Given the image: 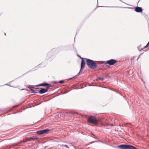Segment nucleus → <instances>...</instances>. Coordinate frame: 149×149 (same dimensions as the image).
<instances>
[{
    "mask_svg": "<svg viewBox=\"0 0 149 149\" xmlns=\"http://www.w3.org/2000/svg\"><path fill=\"white\" fill-rule=\"evenodd\" d=\"M86 64L87 66L92 69H94L97 68L98 70H102V69L98 66V64L95 63V61L86 58Z\"/></svg>",
    "mask_w": 149,
    "mask_h": 149,
    "instance_id": "1",
    "label": "nucleus"
},
{
    "mask_svg": "<svg viewBox=\"0 0 149 149\" xmlns=\"http://www.w3.org/2000/svg\"><path fill=\"white\" fill-rule=\"evenodd\" d=\"M87 122L88 123L93 124L96 125H98V120L94 116H90L88 118Z\"/></svg>",
    "mask_w": 149,
    "mask_h": 149,
    "instance_id": "2",
    "label": "nucleus"
},
{
    "mask_svg": "<svg viewBox=\"0 0 149 149\" xmlns=\"http://www.w3.org/2000/svg\"><path fill=\"white\" fill-rule=\"evenodd\" d=\"M120 149H137V148L131 145L127 144H121L118 146Z\"/></svg>",
    "mask_w": 149,
    "mask_h": 149,
    "instance_id": "3",
    "label": "nucleus"
},
{
    "mask_svg": "<svg viewBox=\"0 0 149 149\" xmlns=\"http://www.w3.org/2000/svg\"><path fill=\"white\" fill-rule=\"evenodd\" d=\"M117 62V61L115 59H111L107 61H102V63L104 65L108 64L110 65H114Z\"/></svg>",
    "mask_w": 149,
    "mask_h": 149,
    "instance_id": "4",
    "label": "nucleus"
},
{
    "mask_svg": "<svg viewBox=\"0 0 149 149\" xmlns=\"http://www.w3.org/2000/svg\"><path fill=\"white\" fill-rule=\"evenodd\" d=\"M79 57H80V58L81 59V68H83L84 67L85 65V60H86V58L81 57L80 56H79Z\"/></svg>",
    "mask_w": 149,
    "mask_h": 149,
    "instance_id": "5",
    "label": "nucleus"
},
{
    "mask_svg": "<svg viewBox=\"0 0 149 149\" xmlns=\"http://www.w3.org/2000/svg\"><path fill=\"white\" fill-rule=\"evenodd\" d=\"M25 143L26 142H25V139H23V140L20 141L19 142L12 144V146H19L22 143Z\"/></svg>",
    "mask_w": 149,
    "mask_h": 149,
    "instance_id": "6",
    "label": "nucleus"
},
{
    "mask_svg": "<svg viewBox=\"0 0 149 149\" xmlns=\"http://www.w3.org/2000/svg\"><path fill=\"white\" fill-rule=\"evenodd\" d=\"M38 139L37 137H34L33 136L30 137L26 138L25 139V142H27L29 141H34L37 140Z\"/></svg>",
    "mask_w": 149,
    "mask_h": 149,
    "instance_id": "7",
    "label": "nucleus"
},
{
    "mask_svg": "<svg viewBox=\"0 0 149 149\" xmlns=\"http://www.w3.org/2000/svg\"><path fill=\"white\" fill-rule=\"evenodd\" d=\"M83 68H81V69H80V70L79 71V73H78V74L76 75L75 76H74L73 77L69 79H68V80H71V79H72L73 78H74L75 77H77L79 76L80 75L82 74H84V72H83V71H82V70H83Z\"/></svg>",
    "mask_w": 149,
    "mask_h": 149,
    "instance_id": "8",
    "label": "nucleus"
},
{
    "mask_svg": "<svg viewBox=\"0 0 149 149\" xmlns=\"http://www.w3.org/2000/svg\"><path fill=\"white\" fill-rule=\"evenodd\" d=\"M142 8L139 7H136L135 8V11L138 13H141L143 11Z\"/></svg>",
    "mask_w": 149,
    "mask_h": 149,
    "instance_id": "9",
    "label": "nucleus"
},
{
    "mask_svg": "<svg viewBox=\"0 0 149 149\" xmlns=\"http://www.w3.org/2000/svg\"><path fill=\"white\" fill-rule=\"evenodd\" d=\"M47 92V90H46L45 88H41L40 90L38 91V93H39L40 94H43Z\"/></svg>",
    "mask_w": 149,
    "mask_h": 149,
    "instance_id": "10",
    "label": "nucleus"
},
{
    "mask_svg": "<svg viewBox=\"0 0 149 149\" xmlns=\"http://www.w3.org/2000/svg\"><path fill=\"white\" fill-rule=\"evenodd\" d=\"M54 51V49H52L51 51L50 52H49L47 54V56L46 57V58L47 59H48L49 58H50V56L52 54V52Z\"/></svg>",
    "mask_w": 149,
    "mask_h": 149,
    "instance_id": "11",
    "label": "nucleus"
},
{
    "mask_svg": "<svg viewBox=\"0 0 149 149\" xmlns=\"http://www.w3.org/2000/svg\"><path fill=\"white\" fill-rule=\"evenodd\" d=\"M100 122L101 123V125L102 126H103L105 127V126H108L109 125H111L112 126H113V125L112 124L111 125V124H109L108 123H106V122H105L104 124V122H102V121H100Z\"/></svg>",
    "mask_w": 149,
    "mask_h": 149,
    "instance_id": "12",
    "label": "nucleus"
},
{
    "mask_svg": "<svg viewBox=\"0 0 149 149\" xmlns=\"http://www.w3.org/2000/svg\"><path fill=\"white\" fill-rule=\"evenodd\" d=\"M35 86H32L31 85H29L28 86V88L30 89L31 90V89H35Z\"/></svg>",
    "mask_w": 149,
    "mask_h": 149,
    "instance_id": "13",
    "label": "nucleus"
},
{
    "mask_svg": "<svg viewBox=\"0 0 149 149\" xmlns=\"http://www.w3.org/2000/svg\"><path fill=\"white\" fill-rule=\"evenodd\" d=\"M48 85H50L49 84H48L47 83H43L40 84V85L41 86H46Z\"/></svg>",
    "mask_w": 149,
    "mask_h": 149,
    "instance_id": "14",
    "label": "nucleus"
},
{
    "mask_svg": "<svg viewBox=\"0 0 149 149\" xmlns=\"http://www.w3.org/2000/svg\"><path fill=\"white\" fill-rule=\"evenodd\" d=\"M42 130L43 131V134H44L45 133H47V132H49L50 131V130L49 129H45Z\"/></svg>",
    "mask_w": 149,
    "mask_h": 149,
    "instance_id": "15",
    "label": "nucleus"
},
{
    "mask_svg": "<svg viewBox=\"0 0 149 149\" xmlns=\"http://www.w3.org/2000/svg\"><path fill=\"white\" fill-rule=\"evenodd\" d=\"M36 133L38 134L39 135H42V134H43L42 130H39V131H38L36 132Z\"/></svg>",
    "mask_w": 149,
    "mask_h": 149,
    "instance_id": "16",
    "label": "nucleus"
},
{
    "mask_svg": "<svg viewBox=\"0 0 149 149\" xmlns=\"http://www.w3.org/2000/svg\"><path fill=\"white\" fill-rule=\"evenodd\" d=\"M47 87L46 88H45L46 90L47 91V92L48 91V90L50 89V87L51 86V85H48L47 86H46Z\"/></svg>",
    "mask_w": 149,
    "mask_h": 149,
    "instance_id": "17",
    "label": "nucleus"
},
{
    "mask_svg": "<svg viewBox=\"0 0 149 149\" xmlns=\"http://www.w3.org/2000/svg\"><path fill=\"white\" fill-rule=\"evenodd\" d=\"M60 146L62 147H65L68 148H69V147L67 145H61Z\"/></svg>",
    "mask_w": 149,
    "mask_h": 149,
    "instance_id": "18",
    "label": "nucleus"
},
{
    "mask_svg": "<svg viewBox=\"0 0 149 149\" xmlns=\"http://www.w3.org/2000/svg\"><path fill=\"white\" fill-rule=\"evenodd\" d=\"M98 7H104V6H99ZM111 7V8H123V7H120L118 6H112V7Z\"/></svg>",
    "mask_w": 149,
    "mask_h": 149,
    "instance_id": "19",
    "label": "nucleus"
},
{
    "mask_svg": "<svg viewBox=\"0 0 149 149\" xmlns=\"http://www.w3.org/2000/svg\"><path fill=\"white\" fill-rule=\"evenodd\" d=\"M104 79V78L103 77H101V78H98L97 79H96V80L97 81H98L99 80H101L102 81Z\"/></svg>",
    "mask_w": 149,
    "mask_h": 149,
    "instance_id": "20",
    "label": "nucleus"
},
{
    "mask_svg": "<svg viewBox=\"0 0 149 149\" xmlns=\"http://www.w3.org/2000/svg\"><path fill=\"white\" fill-rule=\"evenodd\" d=\"M141 45H140L139 46H138V50L139 51H141V50H142L143 49L142 48H141V49H140V48H141Z\"/></svg>",
    "mask_w": 149,
    "mask_h": 149,
    "instance_id": "21",
    "label": "nucleus"
},
{
    "mask_svg": "<svg viewBox=\"0 0 149 149\" xmlns=\"http://www.w3.org/2000/svg\"><path fill=\"white\" fill-rule=\"evenodd\" d=\"M31 91H32V92H31L32 93H38V92H35V91L33 89H31Z\"/></svg>",
    "mask_w": 149,
    "mask_h": 149,
    "instance_id": "22",
    "label": "nucleus"
},
{
    "mask_svg": "<svg viewBox=\"0 0 149 149\" xmlns=\"http://www.w3.org/2000/svg\"><path fill=\"white\" fill-rule=\"evenodd\" d=\"M92 134L94 136L93 137V136H91L94 138H95V139H98V138L97 137V136H95V135H94V134Z\"/></svg>",
    "mask_w": 149,
    "mask_h": 149,
    "instance_id": "23",
    "label": "nucleus"
},
{
    "mask_svg": "<svg viewBox=\"0 0 149 149\" xmlns=\"http://www.w3.org/2000/svg\"><path fill=\"white\" fill-rule=\"evenodd\" d=\"M42 65V63H40V64L38 65H37L36 68L37 67H43L44 66H41V65Z\"/></svg>",
    "mask_w": 149,
    "mask_h": 149,
    "instance_id": "24",
    "label": "nucleus"
},
{
    "mask_svg": "<svg viewBox=\"0 0 149 149\" xmlns=\"http://www.w3.org/2000/svg\"><path fill=\"white\" fill-rule=\"evenodd\" d=\"M116 93H118L121 96H123V97H124V96H123L120 93H119L118 92V91H114Z\"/></svg>",
    "mask_w": 149,
    "mask_h": 149,
    "instance_id": "25",
    "label": "nucleus"
},
{
    "mask_svg": "<svg viewBox=\"0 0 149 149\" xmlns=\"http://www.w3.org/2000/svg\"><path fill=\"white\" fill-rule=\"evenodd\" d=\"M35 92H38V91H39L38 90L39 89V88H35Z\"/></svg>",
    "mask_w": 149,
    "mask_h": 149,
    "instance_id": "26",
    "label": "nucleus"
},
{
    "mask_svg": "<svg viewBox=\"0 0 149 149\" xmlns=\"http://www.w3.org/2000/svg\"><path fill=\"white\" fill-rule=\"evenodd\" d=\"M65 82L64 80H61L59 81V83L60 84H63Z\"/></svg>",
    "mask_w": 149,
    "mask_h": 149,
    "instance_id": "27",
    "label": "nucleus"
},
{
    "mask_svg": "<svg viewBox=\"0 0 149 149\" xmlns=\"http://www.w3.org/2000/svg\"><path fill=\"white\" fill-rule=\"evenodd\" d=\"M148 46H147V45H146L143 48H142L143 49H145L147 48Z\"/></svg>",
    "mask_w": 149,
    "mask_h": 149,
    "instance_id": "28",
    "label": "nucleus"
},
{
    "mask_svg": "<svg viewBox=\"0 0 149 149\" xmlns=\"http://www.w3.org/2000/svg\"><path fill=\"white\" fill-rule=\"evenodd\" d=\"M40 85V84H38V85H36V86H35V87H38V86H41V85Z\"/></svg>",
    "mask_w": 149,
    "mask_h": 149,
    "instance_id": "29",
    "label": "nucleus"
},
{
    "mask_svg": "<svg viewBox=\"0 0 149 149\" xmlns=\"http://www.w3.org/2000/svg\"><path fill=\"white\" fill-rule=\"evenodd\" d=\"M96 142V141H92V142H91L90 143V144H92V143H93L95 142Z\"/></svg>",
    "mask_w": 149,
    "mask_h": 149,
    "instance_id": "30",
    "label": "nucleus"
},
{
    "mask_svg": "<svg viewBox=\"0 0 149 149\" xmlns=\"http://www.w3.org/2000/svg\"><path fill=\"white\" fill-rule=\"evenodd\" d=\"M5 85L9 86H10L11 87H13L12 86H10L9 84H5L4 85Z\"/></svg>",
    "mask_w": 149,
    "mask_h": 149,
    "instance_id": "31",
    "label": "nucleus"
},
{
    "mask_svg": "<svg viewBox=\"0 0 149 149\" xmlns=\"http://www.w3.org/2000/svg\"><path fill=\"white\" fill-rule=\"evenodd\" d=\"M103 87L104 88H108L109 89H111V90H112L111 89V88H107V87Z\"/></svg>",
    "mask_w": 149,
    "mask_h": 149,
    "instance_id": "32",
    "label": "nucleus"
},
{
    "mask_svg": "<svg viewBox=\"0 0 149 149\" xmlns=\"http://www.w3.org/2000/svg\"><path fill=\"white\" fill-rule=\"evenodd\" d=\"M146 45H147V46H148V47L149 46V41L148 42V43Z\"/></svg>",
    "mask_w": 149,
    "mask_h": 149,
    "instance_id": "33",
    "label": "nucleus"
},
{
    "mask_svg": "<svg viewBox=\"0 0 149 149\" xmlns=\"http://www.w3.org/2000/svg\"><path fill=\"white\" fill-rule=\"evenodd\" d=\"M106 67H107L108 68H110V67L109 65H107L106 66Z\"/></svg>",
    "mask_w": 149,
    "mask_h": 149,
    "instance_id": "34",
    "label": "nucleus"
},
{
    "mask_svg": "<svg viewBox=\"0 0 149 149\" xmlns=\"http://www.w3.org/2000/svg\"><path fill=\"white\" fill-rule=\"evenodd\" d=\"M143 54V53H142L140 55H139V56L141 55V54Z\"/></svg>",
    "mask_w": 149,
    "mask_h": 149,
    "instance_id": "35",
    "label": "nucleus"
},
{
    "mask_svg": "<svg viewBox=\"0 0 149 149\" xmlns=\"http://www.w3.org/2000/svg\"><path fill=\"white\" fill-rule=\"evenodd\" d=\"M5 36L6 35V33H5Z\"/></svg>",
    "mask_w": 149,
    "mask_h": 149,
    "instance_id": "36",
    "label": "nucleus"
},
{
    "mask_svg": "<svg viewBox=\"0 0 149 149\" xmlns=\"http://www.w3.org/2000/svg\"><path fill=\"white\" fill-rule=\"evenodd\" d=\"M139 57H138V58L137 60L139 59Z\"/></svg>",
    "mask_w": 149,
    "mask_h": 149,
    "instance_id": "37",
    "label": "nucleus"
},
{
    "mask_svg": "<svg viewBox=\"0 0 149 149\" xmlns=\"http://www.w3.org/2000/svg\"><path fill=\"white\" fill-rule=\"evenodd\" d=\"M97 1H98V0H97Z\"/></svg>",
    "mask_w": 149,
    "mask_h": 149,
    "instance_id": "38",
    "label": "nucleus"
}]
</instances>
